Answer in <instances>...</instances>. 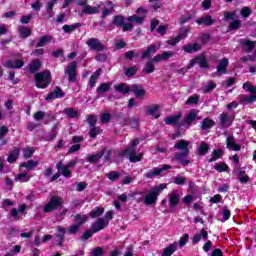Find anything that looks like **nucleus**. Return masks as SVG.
I'll return each mask as SVG.
<instances>
[{"label": "nucleus", "mask_w": 256, "mask_h": 256, "mask_svg": "<svg viewBox=\"0 0 256 256\" xmlns=\"http://www.w3.org/2000/svg\"><path fill=\"white\" fill-rule=\"evenodd\" d=\"M86 45L89 47L90 51H97L98 53L105 51V46L101 43V40L97 38H89L86 41Z\"/></svg>", "instance_id": "obj_8"}, {"label": "nucleus", "mask_w": 256, "mask_h": 256, "mask_svg": "<svg viewBox=\"0 0 256 256\" xmlns=\"http://www.w3.org/2000/svg\"><path fill=\"white\" fill-rule=\"evenodd\" d=\"M197 103H199V94L190 96L186 101V105H197Z\"/></svg>", "instance_id": "obj_58"}, {"label": "nucleus", "mask_w": 256, "mask_h": 256, "mask_svg": "<svg viewBox=\"0 0 256 256\" xmlns=\"http://www.w3.org/2000/svg\"><path fill=\"white\" fill-rule=\"evenodd\" d=\"M217 84H215V82L210 81L208 82V84L204 87L203 92L204 93H211V91H213V89H216Z\"/></svg>", "instance_id": "obj_61"}, {"label": "nucleus", "mask_w": 256, "mask_h": 256, "mask_svg": "<svg viewBox=\"0 0 256 256\" xmlns=\"http://www.w3.org/2000/svg\"><path fill=\"white\" fill-rule=\"evenodd\" d=\"M127 21H129L130 23H137V25H143V21H145V17L133 15V16H129L127 18Z\"/></svg>", "instance_id": "obj_49"}, {"label": "nucleus", "mask_w": 256, "mask_h": 256, "mask_svg": "<svg viewBox=\"0 0 256 256\" xmlns=\"http://www.w3.org/2000/svg\"><path fill=\"white\" fill-rule=\"evenodd\" d=\"M109 225V221L104 218H98L91 226L93 233H99V231H103L105 227Z\"/></svg>", "instance_id": "obj_13"}, {"label": "nucleus", "mask_w": 256, "mask_h": 256, "mask_svg": "<svg viewBox=\"0 0 256 256\" xmlns=\"http://www.w3.org/2000/svg\"><path fill=\"white\" fill-rule=\"evenodd\" d=\"M106 177L110 180V181H117L119 179V177H121V173L117 172V171H111L110 173L106 174Z\"/></svg>", "instance_id": "obj_59"}, {"label": "nucleus", "mask_w": 256, "mask_h": 256, "mask_svg": "<svg viewBox=\"0 0 256 256\" xmlns=\"http://www.w3.org/2000/svg\"><path fill=\"white\" fill-rule=\"evenodd\" d=\"M221 127H231L233 125V121H235V115H231L229 113H222L219 116Z\"/></svg>", "instance_id": "obj_10"}, {"label": "nucleus", "mask_w": 256, "mask_h": 256, "mask_svg": "<svg viewBox=\"0 0 256 256\" xmlns=\"http://www.w3.org/2000/svg\"><path fill=\"white\" fill-rule=\"evenodd\" d=\"M37 165H39V162L29 160L27 162L22 163L21 167H25V169H27L28 171H31L32 169H35V167H37Z\"/></svg>", "instance_id": "obj_52"}, {"label": "nucleus", "mask_w": 256, "mask_h": 256, "mask_svg": "<svg viewBox=\"0 0 256 256\" xmlns=\"http://www.w3.org/2000/svg\"><path fill=\"white\" fill-rule=\"evenodd\" d=\"M103 70L101 68L97 69L91 76H90V87L93 89L95 85L97 84V79L101 77V72Z\"/></svg>", "instance_id": "obj_37"}, {"label": "nucleus", "mask_w": 256, "mask_h": 256, "mask_svg": "<svg viewBox=\"0 0 256 256\" xmlns=\"http://www.w3.org/2000/svg\"><path fill=\"white\" fill-rule=\"evenodd\" d=\"M63 97H65V92H63L61 87L56 86L54 90L47 95L46 101H55V99H61Z\"/></svg>", "instance_id": "obj_15"}, {"label": "nucleus", "mask_w": 256, "mask_h": 256, "mask_svg": "<svg viewBox=\"0 0 256 256\" xmlns=\"http://www.w3.org/2000/svg\"><path fill=\"white\" fill-rule=\"evenodd\" d=\"M178 247H179V243H177V242H174V243L170 244L169 246H167L164 249V251L162 253V256H171V255H173V253H175V251H177Z\"/></svg>", "instance_id": "obj_31"}, {"label": "nucleus", "mask_w": 256, "mask_h": 256, "mask_svg": "<svg viewBox=\"0 0 256 256\" xmlns=\"http://www.w3.org/2000/svg\"><path fill=\"white\" fill-rule=\"evenodd\" d=\"M209 153V144L202 142L198 147V155H207Z\"/></svg>", "instance_id": "obj_53"}, {"label": "nucleus", "mask_w": 256, "mask_h": 256, "mask_svg": "<svg viewBox=\"0 0 256 256\" xmlns=\"http://www.w3.org/2000/svg\"><path fill=\"white\" fill-rule=\"evenodd\" d=\"M182 51L184 53H197V51H201V45L199 43H190L187 45H184L182 47Z\"/></svg>", "instance_id": "obj_25"}, {"label": "nucleus", "mask_w": 256, "mask_h": 256, "mask_svg": "<svg viewBox=\"0 0 256 256\" xmlns=\"http://www.w3.org/2000/svg\"><path fill=\"white\" fill-rule=\"evenodd\" d=\"M51 41H53V36L46 34L44 36H41L39 38L38 43L36 44V47H45V45H47L48 43H51Z\"/></svg>", "instance_id": "obj_33"}, {"label": "nucleus", "mask_w": 256, "mask_h": 256, "mask_svg": "<svg viewBox=\"0 0 256 256\" xmlns=\"http://www.w3.org/2000/svg\"><path fill=\"white\" fill-rule=\"evenodd\" d=\"M173 169V166L169 164H163L158 167H154L144 173V179H155V177H165L169 173V170Z\"/></svg>", "instance_id": "obj_4"}, {"label": "nucleus", "mask_w": 256, "mask_h": 256, "mask_svg": "<svg viewBox=\"0 0 256 256\" xmlns=\"http://www.w3.org/2000/svg\"><path fill=\"white\" fill-rule=\"evenodd\" d=\"M131 93H134L136 99H143L145 97V94L147 93L145 89L141 88V86L134 84L131 85Z\"/></svg>", "instance_id": "obj_27"}, {"label": "nucleus", "mask_w": 256, "mask_h": 256, "mask_svg": "<svg viewBox=\"0 0 256 256\" xmlns=\"http://www.w3.org/2000/svg\"><path fill=\"white\" fill-rule=\"evenodd\" d=\"M21 153V149L19 147H14L8 154L7 161L8 163H15L17 159H19V155Z\"/></svg>", "instance_id": "obj_28"}, {"label": "nucleus", "mask_w": 256, "mask_h": 256, "mask_svg": "<svg viewBox=\"0 0 256 256\" xmlns=\"http://www.w3.org/2000/svg\"><path fill=\"white\" fill-rule=\"evenodd\" d=\"M124 23L125 17H123L122 15H116L112 19V25H114V27H122Z\"/></svg>", "instance_id": "obj_45"}, {"label": "nucleus", "mask_w": 256, "mask_h": 256, "mask_svg": "<svg viewBox=\"0 0 256 256\" xmlns=\"http://www.w3.org/2000/svg\"><path fill=\"white\" fill-rule=\"evenodd\" d=\"M113 13H115V4L111 0H108L102 9L101 19H107V17L113 15Z\"/></svg>", "instance_id": "obj_11"}, {"label": "nucleus", "mask_w": 256, "mask_h": 256, "mask_svg": "<svg viewBox=\"0 0 256 256\" xmlns=\"http://www.w3.org/2000/svg\"><path fill=\"white\" fill-rule=\"evenodd\" d=\"M56 169L58 173L62 175V177H65L66 179L71 178V173H73V171L69 168V166L63 164V162H58L56 165Z\"/></svg>", "instance_id": "obj_14"}, {"label": "nucleus", "mask_w": 256, "mask_h": 256, "mask_svg": "<svg viewBox=\"0 0 256 256\" xmlns=\"http://www.w3.org/2000/svg\"><path fill=\"white\" fill-rule=\"evenodd\" d=\"M139 139H134L129 147L119 152V157H128L130 163H139L143 159V154H137Z\"/></svg>", "instance_id": "obj_3"}, {"label": "nucleus", "mask_w": 256, "mask_h": 256, "mask_svg": "<svg viewBox=\"0 0 256 256\" xmlns=\"http://www.w3.org/2000/svg\"><path fill=\"white\" fill-rule=\"evenodd\" d=\"M226 147L230 151H241V145L235 143V136L229 135L226 138Z\"/></svg>", "instance_id": "obj_20"}, {"label": "nucleus", "mask_w": 256, "mask_h": 256, "mask_svg": "<svg viewBox=\"0 0 256 256\" xmlns=\"http://www.w3.org/2000/svg\"><path fill=\"white\" fill-rule=\"evenodd\" d=\"M155 71V63L151 60L146 62L144 68H143V73H146V75H151Z\"/></svg>", "instance_id": "obj_44"}, {"label": "nucleus", "mask_w": 256, "mask_h": 256, "mask_svg": "<svg viewBox=\"0 0 256 256\" xmlns=\"http://www.w3.org/2000/svg\"><path fill=\"white\" fill-rule=\"evenodd\" d=\"M223 157V150L216 149L212 152V157L209 159V163H213L214 161H217V159H221Z\"/></svg>", "instance_id": "obj_51"}, {"label": "nucleus", "mask_w": 256, "mask_h": 256, "mask_svg": "<svg viewBox=\"0 0 256 256\" xmlns=\"http://www.w3.org/2000/svg\"><path fill=\"white\" fill-rule=\"evenodd\" d=\"M240 45H242L244 51H247V53H251V51L255 49L256 41L244 39L240 41Z\"/></svg>", "instance_id": "obj_29"}, {"label": "nucleus", "mask_w": 256, "mask_h": 256, "mask_svg": "<svg viewBox=\"0 0 256 256\" xmlns=\"http://www.w3.org/2000/svg\"><path fill=\"white\" fill-rule=\"evenodd\" d=\"M112 85V83H101L99 87L96 89L98 95L100 97H105V93L110 91Z\"/></svg>", "instance_id": "obj_30"}, {"label": "nucleus", "mask_w": 256, "mask_h": 256, "mask_svg": "<svg viewBox=\"0 0 256 256\" xmlns=\"http://www.w3.org/2000/svg\"><path fill=\"white\" fill-rule=\"evenodd\" d=\"M51 84V71L46 70L35 74V85L38 89H47Z\"/></svg>", "instance_id": "obj_5"}, {"label": "nucleus", "mask_w": 256, "mask_h": 256, "mask_svg": "<svg viewBox=\"0 0 256 256\" xmlns=\"http://www.w3.org/2000/svg\"><path fill=\"white\" fill-rule=\"evenodd\" d=\"M91 255L92 256H104L105 251L101 247H96V248L92 249Z\"/></svg>", "instance_id": "obj_64"}, {"label": "nucleus", "mask_w": 256, "mask_h": 256, "mask_svg": "<svg viewBox=\"0 0 256 256\" xmlns=\"http://www.w3.org/2000/svg\"><path fill=\"white\" fill-rule=\"evenodd\" d=\"M201 239H203V241H207V239H209V233H207V230H205V228H203L200 232H197L193 236L192 243L194 245H197V243H199V241H201Z\"/></svg>", "instance_id": "obj_23"}, {"label": "nucleus", "mask_w": 256, "mask_h": 256, "mask_svg": "<svg viewBox=\"0 0 256 256\" xmlns=\"http://www.w3.org/2000/svg\"><path fill=\"white\" fill-rule=\"evenodd\" d=\"M64 73L68 76L69 83L77 81V61L70 62L64 69Z\"/></svg>", "instance_id": "obj_7"}, {"label": "nucleus", "mask_w": 256, "mask_h": 256, "mask_svg": "<svg viewBox=\"0 0 256 256\" xmlns=\"http://www.w3.org/2000/svg\"><path fill=\"white\" fill-rule=\"evenodd\" d=\"M231 219V210L227 208V206H223L222 210V219H220L221 223H225V221H229Z\"/></svg>", "instance_id": "obj_48"}, {"label": "nucleus", "mask_w": 256, "mask_h": 256, "mask_svg": "<svg viewBox=\"0 0 256 256\" xmlns=\"http://www.w3.org/2000/svg\"><path fill=\"white\" fill-rule=\"evenodd\" d=\"M59 129H61V124L58 122L52 126L51 131L45 135L44 140L54 141V139H57V135H59Z\"/></svg>", "instance_id": "obj_16"}, {"label": "nucleus", "mask_w": 256, "mask_h": 256, "mask_svg": "<svg viewBox=\"0 0 256 256\" xmlns=\"http://www.w3.org/2000/svg\"><path fill=\"white\" fill-rule=\"evenodd\" d=\"M181 119V114H177V115H174V116H167L165 119H164V123L166 125H173V127H183L184 126V123L183 121L180 122L179 120Z\"/></svg>", "instance_id": "obj_12"}, {"label": "nucleus", "mask_w": 256, "mask_h": 256, "mask_svg": "<svg viewBox=\"0 0 256 256\" xmlns=\"http://www.w3.org/2000/svg\"><path fill=\"white\" fill-rule=\"evenodd\" d=\"M198 25H204L205 27H211V25H215V19L211 17V15H205L196 20Z\"/></svg>", "instance_id": "obj_22"}, {"label": "nucleus", "mask_w": 256, "mask_h": 256, "mask_svg": "<svg viewBox=\"0 0 256 256\" xmlns=\"http://www.w3.org/2000/svg\"><path fill=\"white\" fill-rule=\"evenodd\" d=\"M63 205V199L59 196H52L50 201L44 206V213H51V211H55V209H59Z\"/></svg>", "instance_id": "obj_6"}, {"label": "nucleus", "mask_w": 256, "mask_h": 256, "mask_svg": "<svg viewBox=\"0 0 256 256\" xmlns=\"http://www.w3.org/2000/svg\"><path fill=\"white\" fill-rule=\"evenodd\" d=\"M22 151L24 159H31V157H33V153H35V149L31 147L23 148Z\"/></svg>", "instance_id": "obj_55"}, {"label": "nucleus", "mask_w": 256, "mask_h": 256, "mask_svg": "<svg viewBox=\"0 0 256 256\" xmlns=\"http://www.w3.org/2000/svg\"><path fill=\"white\" fill-rule=\"evenodd\" d=\"M25 65V62L21 59H15V60H7L4 64V67L7 69H21Z\"/></svg>", "instance_id": "obj_21"}, {"label": "nucleus", "mask_w": 256, "mask_h": 256, "mask_svg": "<svg viewBox=\"0 0 256 256\" xmlns=\"http://www.w3.org/2000/svg\"><path fill=\"white\" fill-rule=\"evenodd\" d=\"M154 53H157V45L152 44L142 53V59H147V57L154 55Z\"/></svg>", "instance_id": "obj_40"}, {"label": "nucleus", "mask_w": 256, "mask_h": 256, "mask_svg": "<svg viewBox=\"0 0 256 256\" xmlns=\"http://www.w3.org/2000/svg\"><path fill=\"white\" fill-rule=\"evenodd\" d=\"M199 116V110H191L186 118L182 121V123H184V126L185 125H188V127L191 126L192 123H195V121H197V117Z\"/></svg>", "instance_id": "obj_19"}, {"label": "nucleus", "mask_w": 256, "mask_h": 256, "mask_svg": "<svg viewBox=\"0 0 256 256\" xmlns=\"http://www.w3.org/2000/svg\"><path fill=\"white\" fill-rule=\"evenodd\" d=\"M101 4L98 6H92V5H87L84 8H81V11L79 12L80 17H83V15H99L101 13Z\"/></svg>", "instance_id": "obj_9"}, {"label": "nucleus", "mask_w": 256, "mask_h": 256, "mask_svg": "<svg viewBox=\"0 0 256 256\" xmlns=\"http://www.w3.org/2000/svg\"><path fill=\"white\" fill-rule=\"evenodd\" d=\"M189 145H191L190 141L187 140H178L175 144H174V149H176L177 151H181V152H176L174 154V159L180 163V165H183V167H187V165H189V163H191V161L189 159H187V157H189Z\"/></svg>", "instance_id": "obj_1"}, {"label": "nucleus", "mask_w": 256, "mask_h": 256, "mask_svg": "<svg viewBox=\"0 0 256 256\" xmlns=\"http://www.w3.org/2000/svg\"><path fill=\"white\" fill-rule=\"evenodd\" d=\"M255 100H256V98L253 95H251V96H249V95H240L239 96V102L241 104L245 103L246 105H249L251 103H255Z\"/></svg>", "instance_id": "obj_38"}, {"label": "nucleus", "mask_w": 256, "mask_h": 256, "mask_svg": "<svg viewBox=\"0 0 256 256\" xmlns=\"http://www.w3.org/2000/svg\"><path fill=\"white\" fill-rule=\"evenodd\" d=\"M103 155H105V150H100L95 154L87 156L86 160L88 161V163H92L93 165H95L99 163V160L103 158Z\"/></svg>", "instance_id": "obj_26"}, {"label": "nucleus", "mask_w": 256, "mask_h": 256, "mask_svg": "<svg viewBox=\"0 0 256 256\" xmlns=\"http://www.w3.org/2000/svg\"><path fill=\"white\" fill-rule=\"evenodd\" d=\"M115 91H118V93H121L122 95H127L131 93V86H128L125 83L118 84L114 86Z\"/></svg>", "instance_id": "obj_32"}, {"label": "nucleus", "mask_w": 256, "mask_h": 256, "mask_svg": "<svg viewBox=\"0 0 256 256\" xmlns=\"http://www.w3.org/2000/svg\"><path fill=\"white\" fill-rule=\"evenodd\" d=\"M21 39H27V37H31V29L26 26H20L18 28Z\"/></svg>", "instance_id": "obj_46"}, {"label": "nucleus", "mask_w": 256, "mask_h": 256, "mask_svg": "<svg viewBox=\"0 0 256 256\" xmlns=\"http://www.w3.org/2000/svg\"><path fill=\"white\" fill-rule=\"evenodd\" d=\"M241 28V20L234 19L232 22H230L228 26V31H237V29Z\"/></svg>", "instance_id": "obj_50"}, {"label": "nucleus", "mask_w": 256, "mask_h": 256, "mask_svg": "<svg viewBox=\"0 0 256 256\" xmlns=\"http://www.w3.org/2000/svg\"><path fill=\"white\" fill-rule=\"evenodd\" d=\"M87 121H88V125L89 127H95L97 125V116L95 115H88L87 116Z\"/></svg>", "instance_id": "obj_62"}, {"label": "nucleus", "mask_w": 256, "mask_h": 256, "mask_svg": "<svg viewBox=\"0 0 256 256\" xmlns=\"http://www.w3.org/2000/svg\"><path fill=\"white\" fill-rule=\"evenodd\" d=\"M89 135L92 139H95L97 135H101V128L93 126L90 128Z\"/></svg>", "instance_id": "obj_57"}, {"label": "nucleus", "mask_w": 256, "mask_h": 256, "mask_svg": "<svg viewBox=\"0 0 256 256\" xmlns=\"http://www.w3.org/2000/svg\"><path fill=\"white\" fill-rule=\"evenodd\" d=\"M169 199V205L172 209H174V207H177V205H179V201H181V194H179V192L177 190H173L169 195H168Z\"/></svg>", "instance_id": "obj_17"}, {"label": "nucleus", "mask_w": 256, "mask_h": 256, "mask_svg": "<svg viewBox=\"0 0 256 256\" xmlns=\"http://www.w3.org/2000/svg\"><path fill=\"white\" fill-rule=\"evenodd\" d=\"M64 115H67L69 119H77L79 117V111L75 108H66L64 109Z\"/></svg>", "instance_id": "obj_41"}, {"label": "nucleus", "mask_w": 256, "mask_h": 256, "mask_svg": "<svg viewBox=\"0 0 256 256\" xmlns=\"http://www.w3.org/2000/svg\"><path fill=\"white\" fill-rule=\"evenodd\" d=\"M235 11L229 12V11H224V21H235Z\"/></svg>", "instance_id": "obj_60"}, {"label": "nucleus", "mask_w": 256, "mask_h": 256, "mask_svg": "<svg viewBox=\"0 0 256 256\" xmlns=\"http://www.w3.org/2000/svg\"><path fill=\"white\" fill-rule=\"evenodd\" d=\"M197 60H198V65H200L202 69H207V67H209V64L207 63V59H205V57L197 56Z\"/></svg>", "instance_id": "obj_63"}, {"label": "nucleus", "mask_w": 256, "mask_h": 256, "mask_svg": "<svg viewBox=\"0 0 256 256\" xmlns=\"http://www.w3.org/2000/svg\"><path fill=\"white\" fill-rule=\"evenodd\" d=\"M41 69V60L35 59L30 63L29 71L30 73H37Z\"/></svg>", "instance_id": "obj_43"}, {"label": "nucleus", "mask_w": 256, "mask_h": 256, "mask_svg": "<svg viewBox=\"0 0 256 256\" xmlns=\"http://www.w3.org/2000/svg\"><path fill=\"white\" fill-rule=\"evenodd\" d=\"M164 189H167V184L162 183L158 186L152 187L147 193H136V195L142 196L140 199H138V202L140 203V201H144L145 205H153L154 203H157V199Z\"/></svg>", "instance_id": "obj_2"}, {"label": "nucleus", "mask_w": 256, "mask_h": 256, "mask_svg": "<svg viewBox=\"0 0 256 256\" xmlns=\"http://www.w3.org/2000/svg\"><path fill=\"white\" fill-rule=\"evenodd\" d=\"M79 27H82L81 23H74L72 25H67L65 24L64 26H62V30L64 31V33H73V31H75L76 29H79Z\"/></svg>", "instance_id": "obj_39"}, {"label": "nucleus", "mask_w": 256, "mask_h": 256, "mask_svg": "<svg viewBox=\"0 0 256 256\" xmlns=\"http://www.w3.org/2000/svg\"><path fill=\"white\" fill-rule=\"evenodd\" d=\"M57 1L58 0H49L47 2V5H46V11H47L46 19H51L53 17V15H54L53 7H55V5H57Z\"/></svg>", "instance_id": "obj_34"}, {"label": "nucleus", "mask_w": 256, "mask_h": 256, "mask_svg": "<svg viewBox=\"0 0 256 256\" xmlns=\"http://www.w3.org/2000/svg\"><path fill=\"white\" fill-rule=\"evenodd\" d=\"M214 169L218 171V173H223L225 171H229V166L225 163H216L214 165Z\"/></svg>", "instance_id": "obj_56"}, {"label": "nucleus", "mask_w": 256, "mask_h": 256, "mask_svg": "<svg viewBox=\"0 0 256 256\" xmlns=\"http://www.w3.org/2000/svg\"><path fill=\"white\" fill-rule=\"evenodd\" d=\"M158 111H159V105L157 104H153L146 108L147 115H152V117H154L155 119H159L160 117V115L157 114Z\"/></svg>", "instance_id": "obj_35"}, {"label": "nucleus", "mask_w": 256, "mask_h": 256, "mask_svg": "<svg viewBox=\"0 0 256 256\" xmlns=\"http://www.w3.org/2000/svg\"><path fill=\"white\" fill-rule=\"evenodd\" d=\"M88 219L89 217H87V215L76 214L74 216V223H76L75 225H78L79 227H81V225H84V223H87Z\"/></svg>", "instance_id": "obj_42"}, {"label": "nucleus", "mask_w": 256, "mask_h": 256, "mask_svg": "<svg viewBox=\"0 0 256 256\" xmlns=\"http://www.w3.org/2000/svg\"><path fill=\"white\" fill-rule=\"evenodd\" d=\"M228 67H229V59L223 58L218 63V66L216 68L217 69L216 75H218V77L221 75H227Z\"/></svg>", "instance_id": "obj_18"}, {"label": "nucleus", "mask_w": 256, "mask_h": 256, "mask_svg": "<svg viewBox=\"0 0 256 256\" xmlns=\"http://www.w3.org/2000/svg\"><path fill=\"white\" fill-rule=\"evenodd\" d=\"M103 213H105V209L101 207H97L90 212V216L92 217V219H95L97 217H101Z\"/></svg>", "instance_id": "obj_54"}, {"label": "nucleus", "mask_w": 256, "mask_h": 256, "mask_svg": "<svg viewBox=\"0 0 256 256\" xmlns=\"http://www.w3.org/2000/svg\"><path fill=\"white\" fill-rule=\"evenodd\" d=\"M57 231H59V234H56V245H58V247H63V243H65V233H66V229L64 227L61 226H57Z\"/></svg>", "instance_id": "obj_24"}, {"label": "nucleus", "mask_w": 256, "mask_h": 256, "mask_svg": "<svg viewBox=\"0 0 256 256\" xmlns=\"http://www.w3.org/2000/svg\"><path fill=\"white\" fill-rule=\"evenodd\" d=\"M237 179L240 181V183H242V185L249 183V176L244 170H239Z\"/></svg>", "instance_id": "obj_47"}, {"label": "nucleus", "mask_w": 256, "mask_h": 256, "mask_svg": "<svg viewBox=\"0 0 256 256\" xmlns=\"http://www.w3.org/2000/svg\"><path fill=\"white\" fill-rule=\"evenodd\" d=\"M215 127V121L210 118H204L201 122V129L202 131H207V129H211Z\"/></svg>", "instance_id": "obj_36"}]
</instances>
